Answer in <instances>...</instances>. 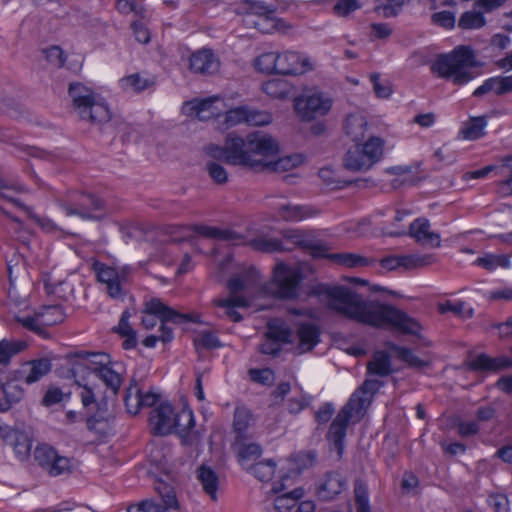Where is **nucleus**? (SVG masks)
<instances>
[{
	"label": "nucleus",
	"mask_w": 512,
	"mask_h": 512,
	"mask_svg": "<svg viewBox=\"0 0 512 512\" xmlns=\"http://www.w3.org/2000/svg\"><path fill=\"white\" fill-rule=\"evenodd\" d=\"M308 296L326 297L328 309L357 323L374 328L390 326L404 335L420 337L422 326L415 318L393 305L366 300L349 287L318 283Z\"/></svg>",
	"instance_id": "f257e3e1"
},
{
	"label": "nucleus",
	"mask_w": 512,
	"mask_h": 512,
	"mask_svg": "<svg viewBox=\"0 0 512 512\" xmlns=\"http://www.w3.org/2000/svg\"><path fill=\"white\" fill-rule=\"evenodd\" d=\"M279 145L274 138L261 131H254L245 138L235 132L228 133L223 146L210 144L206 148L207 154L216 160L228 165L243 166L252 170L253 155L274 156L279 153Z\"/></svg>",
	"instance_id": "f03ea898"
},
{
	"label": "nucleus",
	"mask_w": 512,
	"mask_h": 512,
	"mask_svg": "<svg viewBox=\"0 0 512 512\" xmlns=\"http://www.w3.org/2000/svg\"><path fill=\"white\" fill-rule=\"evenodd\" d=\"M477 66L478 62L472 47L459 45L449 53L438 54L430 70L438 77L452 79L455 85L461 86L474 78V74L467 69Z\"/></svg>",
	"instance_id": "7ed1b4c3"
},
{
	"label": "nucleus",
	"mask_w": 512,
	"mask_h": 512,
	"mask_svg": "<svg viewBox=\"0 0 512 512\" xmlns=\"http://www.w3.org/2000/svg\"><path fill=\"white\" fill-rule=\"evenodd\" d=\"M149 424L153 436H167L175 432L181 438H185L196 423L194 413L188 404H185L180 412L175 413L173 405L169 401H164L151 410Z\"/></svg>",
	"instance_id": "20e7f679"
},
{
	"label": "nucleus",
	"mask_w": 512,
	"mask_h": 512,
	"mask_svg": "<svg viewBox=\"0 0 512 512\" xmlns=\"http://www.w3.org/2000/svg\"><path fill=\"white\" fill-rule=\"evenodd\" d=\"M65 358L71 363L68 372L72 377H76L79 372L88 371L102 380L114 395L118 394L122 378L108 365L110 363L108 354L78 350L67 353Z\"/></svg>",
	"instance_id": "39448f33"
},
{
	"label": "nucleus",
	"mask_w": 512,
	"mask_h": 512,
	"mask_svg": "<svg viewBox=\"0 0 512 512\" xmlns=\"http://www.w3.org/2000/svg\"><path fill=\"white\" fill-rule=\"evenodd\" d=\"M366 407L367 399L354 393L332 420L326 434V439L334 446L339 458H342L344 453L345 438L353 412L359 413Z\"/></svg>",
	"instance_id": "423d86ee"
},
{
	"label": "nucleus",
	"mask_w": 512,
	"mask_h": 512,
	"mask_svg": "<svg viewBox=\"0 0 512 512\" xmlns=\"http://www.w3.org/2000/svg\"><path fill=\"white\" fill-rule=\"evenodd\" d=\"M383 145L379 137H371L364 144L353 145L344 155V168L353 172L371 169L382 158Z\"/></svg>",
	"instance_id": "0eeeda50"
},
{
	"label": "nucleus",
	"mask_w": 512,
	"mask_h": 512,
	"mask_svg": "<svg viewBox=\"0 0 512 512\" xmlns=\"http://www.w3.org/2000/svg\"><path fill=\"white\" fill-rule=\"evenodd\" d=\"M144 312L150 315L158 317L161 321L160 332L158 336L159 340L163 343H170L173 338L172 328L166 325L167 322L173 324H184V323H201L200 315L192 313H181L172 307L164 304L159 298H152L145 303Z\"/></svg>",
	"instance_id": "6e6552de"
},
{
	"label": "nucleus",
	"mask_w": 512,
	"mask_h": 512,
	"mask_svg": "<svg viewBox=\"0 0 512 512\" xmlns=\"http://www.w3.org/2000/svg\"><path fill=\"white\" fill-rule=\"evenodd\" d=\"M304 279L303 270L300 264L289 266L279 263L273 271V282L271 286L275 289L273 295L279 299H295L298 297V288Z\"/></svg>",
	"instance_id": "1a4fd4ad"
},
{
	"label": "nucleus",
	"mask_w": 512,
	"mask_h": 512,
	"mask_svg": "<svg viewBox=\"0 0 512 512\" xmlns=\"http://www.w3.org/2000/svg\"><path fill=\"white\" fill-rule=\"evenodd\" d=\"M68 94L81 120L85 118L105 119L107 117V105L97 102L93 91L82 83H70Z\"/></svg>",
	"instance_id": "9d476101"
},
{
	"label": "nucleus",
	"mask_w": 512,
	"mask_h": 512,
	"mask_svg": "<svg viewBox=\"0 0 512 512\" xmlns=\"http://www.w3.org/2000/svg\"><path fill=\"white\" fill-rule=\"evenodd\" d=\"M154 490L159 495L162 504L153 499H145L136 504H130L127 512H180V504L176 496L175 487L158 477Z\"/></svg>",
	"instance_id": "9b49d317"
},
{
	"label": "nucleus",
	"mask_w": 512,
	"mask_h": 512,
	"mask_svg": "<svg viewBox=\"0 0 512 512\" xmlns=\"http://www.w3.org/2000/svg\"><path fill=\"white\" fill-rule=\"evenodd\" d=\"M60 207L66 215H77L84 220L101 221L105 217V213H94L105 210V201L93 193L80 192L76 195L74 204L62 202Z\"/></svg>",
	"instance_id": "f8f14e48"
},
{
	"label": "nucleus",
	"mask_w": 512,
	"mask_h": 512,
	"mask_svg": "<svg viewBox=\"0 0 512 512\" xmlns=\"http://www.w3.org/2000/svg\"><path fill=\"white\" fill-rule=\"evenodd\" d=\"M332 107V100L322 93L298 96L294 100V108L302 121H312L318 116L326 115Z\"/></svg>",
	"instance_id": "ddd939ff"
},
{
	"label": "nucleus",
	"mask_w": 512,
	"mask_h": 512,
	"mask_svg": "<svg viewBox=\"0 0 512 512\" xmlns=\"http://www.w3.org/2000/svg\"><path fill=\"white\" fill-rule=\"evenodd\" d=\"M283 238L290 242L294 247H300L303 250L310 252L311 256L316 259L325 258L329 259L331 254L327 253L328 246L321 240L314 239L311 236L304 234L299 230H285L283 231Z\"/></svg>",
	"instance_id": "4468645a"
},
{
	"label": "nucleus",
	"mask_w": 512,
	"mask_h": 512,
	"mask_svg": "<svg viewBox=\"0 0 512 512\" xmlns=\"http://www.w3.org/2000/svg\"><path fill=\"white\" fill-rule=\"evenodd\" d=\"M465 366L472 372L498 373L512 368V358L508 356L491 357L486 353H479L465 362Z\"/></svg>",
	"instance_id": "2eb2a0df"
},
{
	"label": "nucleus",
	"mask_w": 512,
	"mask_h": 512,
	"mask_svg": "<svg viewBox=\"0 0 512 512\" xmlns=\"http://www.w3.org/2000/svg\"><path fill=\"white\" fill-rule=\"evenodd\" d=\"M312 69L309 59L303 58L298 52L287 51L278 54V74L280 75H300Z\"/></svg>",
	"instance_id": "dca6fc26"
},
{
	"label": "nucleus",
	"mask_w": 512,
	"mask_h": 512,
	"mask_svg": "<svg viewBox=\"0 0 512 512\" xmlns=\"http://www.w3.org/2000/svg\"><path fill=\"white\" fill-rule=\"evenodd\" d=\"M304 161L301 154H292L280 157L275 161H265L263 159H254L252 162V171L254 172H284L297 168Z\"/></svg>",
	"instance_id": "f3484780"
},
{
	"label": "nucleus",
	"mask_w": 512,
	"mask_h": 512,
	"mask_svg": "<svg viewBox=\"0 0 512 512\" xmlns=\"http://www.w3.org/2000/svg\"><path fill=\"white\" fill-rule=\"evenodd\" d=\"M1 437L7 445L13 447L16 456L21 460H26L31 453L32 439L24 431L6 428Z\"/></svg>",
	"instance_id": "a211bd4d"
},
{
	"label": "nucleus",
	"mask_w": 512,
	"mask_h": 512,
	"mask_svg": "<svg viewBox=\"0 0 512 512\" xmlns=\"http://www.w3.org/2000/svg\"><path fill=\"white\" fill-rule=\"evenodd\" d=\"M84 120L90 122L92 125H98L100 132L113 142L118 133H122V141L125 142L128 137L127 130L129 126L119 117H113L109 108L107 107V117L105 119H92L85 118Z\"/></svg>",
	"instance_id": "6ab92c4d"
},
{
	"label": "nucleus",
	"mask_w": 512,
	"mask_h": 512,
	"mask_svg": "<svg viewBox=\"0 0 512 512\" xmlns=\"http://www.w3.org/2000/svg\"><path fill=\"white\" fill-rule=\"evenodd\" d=\"M347 485L346 479L338 471H328L324 475V481L317 488V495L323 501L333 500Z\"/></svg>",
	"instance_id": "aec40b11"
},
{
	"label": "nucleus",
	"mask_w": 512,
	"mask_h": 512,
	"mask_svg": "<svg viewBox=\"0 0 512 512\" xmlns=\"http://www.w3.org/2000/svg\"><path fill=\"white\" fill-rule=\"evenodd\" d=\"M93 270L96 274L97 280L107 285V292L109 296L117 298L121 295L122 286L116 269L96 261L93 264Z\"/></svg>",
	"instance_id": "412c9836"
},
{
	"label": "nucleus",
	"mask_w": 512,
	"mask_h": 512,
	"mask_svg": "<svg viewBox=\"0 0 512 512\" xmlns=\"http://www.w3.org/2000/svg\"><path fill=\"white\" fill-rule=\"evenodd\" d=\"M430 222L426 218H417L409 226L408 235L413 237L416 242L430 244L432 247H439L440 235L436 232H430Z\"/></svg>",
	"instance_id": "4be33fe9"
},
{
	"label": "nucleus",
	"mask_w": 512,
	"mask_h": 512,
	"mask_svg": "<svg viewBox=\"0 0 512 512\" xmlns=\"http://www.w3.org/2000/svg\"><path fill=\"white\" fill-rule=\"evenodd\" d=\"M189 68L194 73L212 74L218 70V61L210 49H202L191 55Z\"/></svg>",
	"instance_id": "5701e85b"
},
{
	"label": "nucleus",
	"mask_w": 512,
	"mask_h": 512,
	"mask_svg": "<svg viewBox=\"0 0 512 512\" xmlns=\"http://www.w3.org/2000/svg\"><path fill=\"white\" fill-rule=\"evenodd\" d=\"M297 335L299 338L297 349L300 353H304L311 351L320 342L321 329L317 324L304 322L299 324Z\"/></svg>",
	"instance_id": "b1692460"
},
{
	"label": "nucleus",
	"mask_w": 512,
	"mask_h": 512,
	"mask_svg": "<svg viewBox=\"0 0 512 512\" xmlns=\"http://www.w3.org/2000/svg\"><path fill=\"white\" fill-rule=\"evenodd\" d=\"M149 463L151 467L149 474L155 478L154 484L156 483L157 478L160 477L174 486V472L170 468L168 459L161 451L152 453L149 458Z\"/></svg>",
	"instance_id": "393cba45"
},
{
	"label": "nucleus",
	"mask_w": 512,
	"mask_h": 512,
	"mask_svg": "<svg viewBox=\"0 0 512 512\" xmlns=\"http://www.w3.org/2000/svg\"><path fill=\"white\" fill-rule=\"evenodd\" d=\"M186 229L191 230L199 235L222 241L234 242L244 239L243 235L232 229H221L218 227H210L206 225H192L186 227Z\"/></svg>",
	"instance_id": "a878e982"
},
{
	"label": "nucleus",
	"mask_w": 512,
	"mask_h": 512,
	"mask_svg": "<svg viewBox=\"0 0 512 512\" xmlns=\"http://www.w3.org/2000/svg\"><path fill=\"white\" fill-rule=\"evenodd\" d=\"M0 389L3 394L0 397V413L9 411L14 404L23 399L25 394L24 389L13 381L1 383Z\"/></svg>",
	"instance_id": "bb28decb"
},
{
	"label": "nucleus",
	"mask_w": 512,
	"mask_h": 512,
	"mask_svg": "<svg viewBox=\"0 0 512 512\" xmlns=\"http://www.w3.org/2000/svg\"><path fill=\"white\" fill-rule=\"evenodd\" d=\"M498 85L496 95L501 96L512 91V75L510 76H497L491 77L484 81V83L474 90L472 96L482 97L488 92L492 91Z\"/></svg>",
	"instance_id": "cd10ccee"
},
{
	"label": "nucleus",
	"mask_w": 512,
	"mask_h": 512,
	"mask_svg": "<svg viewBox=\"0 0 512 512\" xmlns=\"http://www.w3.org/2000/svg\"><path fill=\"white\" fill-rule=\"evenodd\" d=\"M197 479L201 483L203 491L209 495L211 500H217V490L219 488V476L210 467L202 464L197 469Z\"/></svg>",
	"instance_id": "c85d7f7f"
},
{
	"label": "nucleus",
	"mask_w": 512,
	"mask_h": 512,
	"mask_svg": "<svg viewBox=\"0 0 512 512\" xmlns=\"http://www.w3.org/2000/svg\"><path fill=\"white\" fill-rule=\"evenodd\" d=\"M367 372L380 377H387L394 373L389 353L384 350L375 351L372 360L367 364Z\"/></svg>",
	"instance_id": "c756f323"
},
{
	"label": "nucleus",
	"mask_w": 512,
	"mask_h": 512,
	"mask_svg": "<svg viewBox=\"0 0 512 512\" xmlns=\"http://www.w3.org/2000/svg\"><path fill=\"white\" fill-rule=\"evenodd\" d=\"M278 213L285 221H301L305 218L317 215L319 211L310 205L284 204L279 207Z\"/></svg>",
	"instance_id": "7c9ffc66"
},
{
	"label": "nucleus",
	"mask_w": 512,
	"mask_h": 512,
	"mask_svg": "<svg viewBox=\"0 0 512 512\" xmlns=\"http://www.w3.org/2000/svg\"><path fill=\"white\" fill-rule=\"evenodd\" d=\"M246 244L253 250L263 253H275L293 250L292 246H285L282 240L265 236L250 239Z\"/></svg>",
	"instance_id": "2f4dec72"
},
{
	"label": "nucleus",
	"mask_w": 512,
	"mask_h": 512,
	"mask_svg": "<svg viewBox=\"0 0 512 512\" xmlns=\"http://www.w3.org/2000/svg\"><path fill=\"white\" fill-rule=\"evenodd\" d=\"M319 177L326 182L328 185H333L334 189H343L348 186L355 185L359 188L367 187L369 183L374 182L370 178H357V179H336L334 173L330 168H322L319 170Z\"/></svg>",
	"instance_id": "473e14b6"
},
{
	"label": "nucleus",
	"mask_w": 512,
	"mask_h": 512,
	"mask_svg": "<svg viewBox=\"0 0 512 512\" xmlns=\"http://www.w3.org/2000/svg\"><path fill=\"white\" fill-rule=\"evenodd\" d=\"M386 346L394 351L398 358L406 363L410 368L423 369L430 365V362L420 359L413 354L412 350L408 347L400 346L394 342H387Z\"/></svg>",
	"instance_id": "72a5a7b5"
},
{
	"label": "nucleus",
	"mask_w": 512,
	"mask_h": 512,
	"mask_svg": "<svg viewBox=\"0 0 512 512\" xmlns=\"http://www.w3.org/2000/svg\"><path fill=\"white\" fill-rule=\"evenodd\" d=\"M25 366H30L29 373L25 377V383L33 384L47 375L52 369V363L48 358H39L27 361Z\"/></svg>",
	"instance_id": "f704fd0d"
},
{
	"label": "nucleus",
	"mask_w": 512,
	"mask_h": 512,
	"mask_svg": "<svg viewBox=\"0 0 512 512\" xmlns=\"http://www.w3.org/2000/svg\"><path fill=\"white\" fill-rule=\"evenodd\" d=\"M487 126L486 116L470 117L465 126L460 130V135L466 140H477L485 135Z\"/></svg>",
	"instance_id": "c9c22d12"
},
{
	"label": "nucleus",
	"mask_w": 512,
	"mask_h": 512,
	"mask_svg": "<svg viewBox=\"0 0 512 512\" xmlns=\"http://www.w3.org/2000/svg\"><path fill=\"white\" fill-rule=\"evenodd\" d=\"M28 347L26 341L23 340H7L0 341V365L6 366L11 362L12 357L21 353Z\"/></svg>",
	"instance_id": "e433bc0d"
},
{
	"label": "nucleus",
	"mask_w": 512,
	"mask_h": 512,
	"mask_svg": "<svg viewBox=\"0 0 512 512\" xmlns=\"http://www.w3.org/2000/svg\"><path fill=\"white\" fill-rule=\"evenodd\" d=\"M329 260L348 268L364 267L374 262L373 259L355 253H331Z\"/></svg>",
	"instance_id": "4c0bfd02"
},
{
	"label": "nucleus",
	"mask_w": 512,
	"mask_h": 512,
	"mask_svg": "<svg viewBox=\"0 0 512 512\" xmlns=\"http://www.w3.org/2000/svg\"><path fill=\"white\" fill-rule=\"evenodd\" d=\"M252 419V413L246 407H237L234 411L233 429L237 439H247V429Z\"/></svg>",
	"instance_id": "58836bf2"
},
{
	"label": "nucleus",
	"mask_w": 512,
	"mask_h": 512,
	"mask_svg": "<svg viewBox=\"0 0 512 512\" xmlns=\"http://www.w3.org/2000/svg\"><path fill=\"white\" fill-rule=\"evenodd\" d=\"M267 327V339L286 344H290L292 342V330L284 322H269Z\"/></svg>",
	"instance_id": "ea45409f"
},
{
	"label": "nucleus",
	"mask_w": 512,
	"mask_h": 512,
	"mask_svg": "<svg viewBox=\"0 0 512 512\" xmlns=\"http://www.w3.org/2000/svg\"><path fill=\"white\" fill-rule=\"evenodd\" d=\"M249 471L261 482H269L276 471V463L272 459L262 460L253 464Z\"/></svg>",
	"instance_id": "a19ab883"
},
{
	"label": "nucleus",
	"mask_w": 512,
	"mask_h": 512,
	"mask_svg": "<svg viewBox=\"0 0 512 512\" xmlns=\"http://www.w3.org/2000/svg\"><path fill=\"white\" fill-rule=\"evenodd\" d=\"M58 456L57 450L48 444H39L34 450V459L40 467L48 471L54 459Z\"/></svg>",
	"instance_id": "79ce46f5"
},
{
	"label": "nucleus",
	"mask_w": 512,
	"mask_h": 512,
	"mask_svg": "<svg viewBox=\"0 0 512 512\" xmlns=\"http://www.w3.org/2000/svg\"><path fill=\"white\" fill-rule=\"evenodd\" d=\"M124 89L131 88L134 92L139 93L153 86L155 81L153 78H144L140 73L128 75L120 80Z\"/></svg>",
	"instance_id": "37998d69"
},
{
	"label": "nucleus",
	"mask_w": 512,
	"mask_h": 512,
	"mask_svg": "<svg viewBox=\"0 0 512 512\" xmlns=\"http://www.w3.org/2000/svg\"><path fill=\"white\" fill-rule=\"evenodd\" d=\"M354 495L357 512H371L368 487L361 479L354 482Z\"/></svg>",
	"instance_id": "c03bdc74"
},
{
	"label": "nucleus",
	"mask_w": 512,
	"mask_h": 512,
	"mask_svg": "<svg viewBox=\"0 0 512 512\" xmlns=\"http://www.w3.org/2000/svg\"><path fill=\"white\" fill-rule=\"evenodd\" d=\"M255 68L263 73L278 74V54L264 53L255 59Z\"/></svg>",
	"instance_id": "a18cd8bd"
},
{
	"label": "nucleus",
	"mask_w": 512,
	"mask_h": 512,
	"mask_svg": "<svg viewBox=\"0 0 512 512\" xmlns=\"http://www.w3.org/2000/svg\"><path fill=\"white\" fill-rule=\"evenodd\" d=\"M44 317V313L37 312L34 316L21 317L16 315L14 320L21 324L25 329L41 336L43 338H49V333L38 323V318Z\"/></svg>",
	"instance_id": "49530a36"
},
{
	"label": "nucleus",
	"mask_w": 512,
	"mask_h": 512,
	"mask_svg": "<svg viewBox=\"0 0 512 512\" xmlns=\"http://www.w3.org/2000/svg\"><path fill=\"white\" fill-rule=\"evenodd\" d=\"M263 91L276 99H285L289 94V88L286 81L281 79H271L263 83Z\"/></svg>",
	"instance_id": "de8ad7c7"
},
{
	"label": "nucleus",
	"mask_w": 512,
	"mask_h": 512,
	"mask_svg": "<svg viewBox=\"0 0 512 512\" xmlns=\"http://www.w3.org/2000/svg\"><path fill=\"white\" fill-rule=\"evenodd\" d=\"M486 19L482 12L466 11L464 12L459 21L458 26L461 29H479L485 26Z\"/></svg>",
	"instance_id": "09e8293b"
},
{
	"label": "nucleus",
	"mask_w": 512,
	"mask_h": 512,
	"mask_svg": "<svg viewBox=\"0 0 512 512\" xmlns=\"http://www.w3.org/2000/svg\"><path fill=\"white\" fill-rule=\"evenodd\" d=\"M160 397V394L152 391L144 393L141 389H136L132 415L138 414L142 407H154L160 401Z\"/></svg>",
	"instance_id": "8fccbe9b"
},
{
	"label": "nucleus",
	"mask_w": 512,
	"mask_h": 512,
	"mask_svg": "<svg viewBox=\"0 0 512 512\" xmlns=\"http://www.w3.org/2000/svg\"><path fill=\"white\" fill-rule=\"evenodd\" d=\"M205 170L212 181L217 185H224L229 180L227 170L216 161H207L205 164Z\"/></svg>",
	"instance_id": "3c124183"
},
{
	"label": "nucleus",
	"mask_w": 512,
	"mask_h": 512,
	"mask_svg": "<svg viewBox=\"0 0 512 512\" xmlns=\"http://www.w3.org/2000/svg\"><path fill=\"white\" fill-rule=\"evenodd\" d=\"M402 261L405 263V269H416L431 265L435 262V257L432 254H410L402 255Z\"/></svg>",
	"instance_id": "603ef678"
},
{
	"label": "nucleus",
	"mask_w": 512,
	"mask_h": 512,
	"mask_svg": "<svg viewBox=\"0 0 512 512\" xmlns=\"http://www.w3.org/2000/svg\"><path fill=\"white\" fill-rule=\"evenodd\" d=\"M316 458V451L310 450L292 454L290 461L294 462L297 466L296 474H300L304 469L312 466Z\"/></svg>",
	"instance_id": "864d4df0"
},
{
	"label": "nucleus",
	"mask_w": 512,
	"mask_h": 512,
	"mask_svg": "<svg viewBox=\"0 0 512 512\" xmlns=\"http://www.w3.org/2000/svg\"><path fill=\"white\" fill-rule=\"evenodd\" d=\"M196 349L203 348L206 350H213L222 347L219 338L210 331L202 332L196 339H194Z\"/></svg>",
	"instance_id": "5fc2aeb1"
},
{
	"label": "nucleus",
	"mask_w": 512,
	"mask_h": 512,
	"mask_svg": "<svg viewBox=\"0 0 512 512\" xmlns=\"http://www.w3.org/2000/svg\"><path fill=\"white\" fill-rule=\"evenodd\" d=\"M71 459L65 456H58L54 459L47 471L50 476L56 477L64 474H70L73 470Z\"/></svg>",
	"instance_id": "6e6d98bb"
},
{
	"label": "nucleus",
	"mask_w": 512,
	"mask_h": 512,
	"mask_svg": "<svg viewBox=\"0 0 512 512\" xmlns=\"http://www.w3.org/2000/svg\"><path fill=\"white\" fill-rule=\"evenodd\" d=\"M248 116V107L239 106L226 111L225 123L227 127H232L240 123H246Z\"/></svg>",
	"instance_id": "4d7b16f0"
},
{
	"label": "nucleus",
	"mask_w": 512,
	"mask_h": 512,
	"mask_svg": "<svg viewBox=\"0 0 512 512\" xmlns=\"http://www.w3.org/2000/svg\"><path fill=\"white\" fill-rule=\"evenodd\" d=\"M71 392L63 393L59 387L50 386L45 392L41 404L45 407H51L60 403L64 397L70 398Z\"/></svg>",
	"instance_id": "13d9d810"
},
{
	"label": "nucleus",
	"mask_w": 512,
	"mask_h": 512,
	"mask_svg": "<svg viewBox=\"0 0 512 512\" xmlns=\"http://www.w3.org/2000/svg\"><path fill=\"white\" fill-rule=\"evenodd\" d=\"M404 5L403 0H386V3L376 5L374 11L382 12L385 18L396 17Z\"/></svg>",
	"instance_id": "bf43d9fd"
},
{
	"label": "nucleus",
	"mask_w": 512,
	"mask_h": 512,
	"mask_svg": "<svg viewBox=\"0 0 512 512\" xmlns=\"http://www.w3.org/2000/svg\"><path fill=\"white\" fill-rule=\"evenodd\" d=\"M41 313H44V316L52 315V317H54L53 319H47L44 321L43 325L59 324L62 323L66 318L63 307L60 304L44 306Z\"/></svg>",
	"instance_id": "052dcab7"
},
{
	"label": "nucleus",
	"mask_w": 512,
	"mask_h": 512,
	"mask_svg": "<svg viewBox=\"0 0 512 512\" xmlns=\"http://www.w3.org/2000/svg\"><path fill=\"white\" fill-rule=\"evenodd\" d=\"M360 8L361 4L358 0H337L333 7V12L339 17H346Z\"/></svg>",
	"instance_id": "680f3d73"
},
{
	"label": "nucleus",
	"mask_w": 512,
	"mask_h": 512,
	"mask_svg": "<svg viewBox=\"0 0 512 512\" xmlns=\"http://www.w3.org/2000/svg\"><path fill=\"white\" fill-rule=\"evenodd\" d=\"M335 413V407L333 403H323L314 414V420L318 424V428L326 425Z\"/></svg>",
	"instance_id": "e2e57ef3"
},
{
	"label": "nucleus",
	"mask_w": 512,
	"mask_h": 512,
	"mask_svg": "<svg viewBox=\"0 0 512 512\" xmlns=\"http://www.w3.org/2000/svg\"><path fill=\"white\" fill-rule=\"evenodd\" d=\"M248 116L246 123L250 126H265L272 122V115L266 111L248 108Z\"/></svg>",
	"instance_id": "0e129e2a"
},
{
	"label": "nucleus",
	"mask_w": 512,
	"mask_h": 512,
	"mask_svg": "<svg viewBox=\"0 0 512 512\" xmlns=\"http://www.w3.org/2000/svg\"><path fill=\"white\" fill-rule=\"evenodd\" d=\"M431 20L433 24L445 29H452L455 26V15L451 11H441L432 14Z\"/></svg>",
	"instance_id": "69168bd1"
},
{
	"label": "nucleus",
	"mask_w": 512,
	"mask_h": 512,
	"mask_svg": "<svg viewBox=\"0 0 512 512\" xmlns=\"http://www.w3.org/2000/svg\"><path fill=\"white\" fill-rule=\"evenodd\" d=\"M214 101L215 100L213 98H205L198 101L193 106V110L196 112L199 119L203 120L205 118H210L215 115L213 111H210L212 109Z\"/></svg>",
	"instance_id": "338daca9"
},
{
	"label": "nucleus",
	"mask_w": 512,
	"mask_h": 512,
	"mask_svg": "<svg viewBox=\"0 0 512 512\" xmlns=\"http://www.w3.org/2000/svg\"><path fill=\"white\" fill-rule=\"evenodd\" d=\"M45 58L51 64L62 67L65 63V54L64 51L59 46H51L44 51Z\"/></svg>",
	"instance_id": "774afa93"
}]
</instances>
